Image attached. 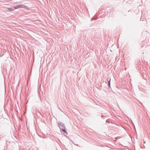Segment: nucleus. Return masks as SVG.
<instances>
[{
	"instance_id": "obj_1",
	"label": "nucleus",
	"mask_w": 150,
	"mask_h": 150,
	"mask_svg": "<svg viewBox=\"0 0 150 150\" xmlns=\"http://www.w3.org/2000/svg\"><path fill=\"white\" fill-rule=\"evenodd\" d=\"M59 126L60 129L62 130L65 133H67V132L65 128V126L64 124L62 122H58Z\"/></svg>"
},
{
	"instance_id": "obj_2",
	"label": "nucleus",
	"mask_w": 150,
	"mask_h": 150,
	"mask_svg": "<svg viewBox=\"0 0 150 150\" xmlns=\"http://www.w3.org/2000/svg\"><path fill=\"white\" fill-rule=\"evenodd\" d=\"M8 9L10 11H12L15 10L14 6H12L11 7L9 8Z\"/></svg>"
},
{
	"instance_id": "obj_3",
	"label": "nucleus",
	"mask_w": 150,
	"mask_h": 150,
	"mask_svg": "<svg viewBox=\"0 0 150 150\" xmlns=\"http://www.w3.org/2000/svg\"><path fill=\"white\" fill-rule=\"evenodd\" d=\"M21 4L16 6H14L15 9H18L19 8H21Z\"/></svg>"
},
{
	"instance_id": "obj_4",
	"label": "nucleus",
	"mask_w": 150,
	"mask_h": 150,
	"mask_svg": "<svg viewBox=\"0 0 150 150\" xmlns=\"http://www.w3.org/2000/svg\"><path fill=\"white\" fill-rule=\"evenodd\" d=\"M110 79L109 81L108 82V87H110Z\"/></svg>"
},
{
	"instance_id": "obj_5",
	"label": "nucleus",
	"mask_w": 150,
	"mask_h": 150,
	"mask_svg": "<svg viewBox=\"0 0 150 150\" xmlns=\"http://www.w3.org/2000/svg\"><path fill=\"white\" fill-rule=\"evenodd\" d=\"M25 7V6L24 5H21V8H24Z\"/></svg>"
},
{
	"instance_id": "obj_6",
	"label": "nucleus",
	"mask_w": 150,
	"mask_h": 150,
	"mask_svg": "<svg viewBox=\"0 0 150 150\" xmlns=\"http://www.w3.org/2000/svg\"><path fill=\"white\" fill-rule=\"evenodd\" d=\"M106 122H108V123H109V122H108V121L107 120L106 121Z\"/></svg>"
},
{
	"instance_id": "obj_7",
	"label": "nucleus",
	"mask_w": 150,
	"mask_h": 150,
	"mask_svg": "<svg viewBox=\"0 0 150 150\" xmlns=\"http://www.w3.org/2000/svg\"><path fill=\"white\" fill-rule=\"evenodd\" d=\"M101 117H103V115H102Z\"/></svg>"
}]
</instances>
